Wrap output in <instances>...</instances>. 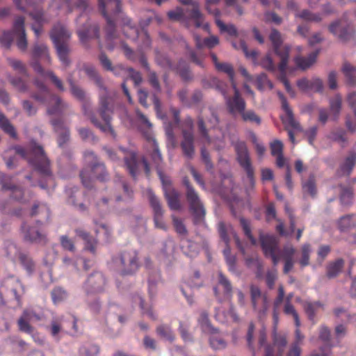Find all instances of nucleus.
Segmentation results:
<instances>
[{
    "label": "nucleus",
    "instance_id": "f257e3e1",
    "mask_svg": "<svg viewBox=\"0 0 356 356\" xmlns=\"http://www.w3.org/2000/svg\"><path fill=\"white\" fill-rule=\"evenodd\" d=\"M99 10L102 15L105 17L107 22V47L113 49L115 47L121 48L127 57L131 58L132 54L131 49L124 42L115 41L114 44H111L113 40H115L113 33L115 24L110 16V12L113 15H116L120 11V0H98Z\"/></svg>",
    "mask_w": 356,
    "mask_h": 356
},
{
    "label": "nucleus",
    "instance_id": "f03ea898",
    "mask_svg": "<svg viewBox=\"0 0 356 356\" xmlns=\"http://www.w3.org/2000/svg\"><path fill=\"white\" fill-rule=\"evenodd\" d=\"M182 4L188 6L186 10L181 8H177L174 10L168 12V17L172 20L185 22L187 19H192L197 28H202L209 31V26L204 22V18L200 11L199 3L195 0H178Z\"/></svg>",
    "mask_w": 356,
    "mask_h": 356
},
{
    "label": "nucleus",
    "instance_id": "7ed1b4c3",
    "mask_svg": "<svg viewBox=\"0 0 356 356\" xmlns=\"http://www.w3.org/2000/svg\"><path fill=\"white\" fill-rule=\"evenodd\" d=\"M270 40L273 44L274 50L276 54L280 58V63L279 64V70L280 72V79L283 83L286 90L292 97H295V92L291 87L289 81L285 77V71L287 66L289 47L282 46V38L281 34L276 30H272L270 34Z\"/></svg>",
    "mask_w": 356,
    "mask_h": 356
},
{
    "label": "nucleus",
    "instance_id": "20e7f679",
    "mask_svg": "<svg viewBox=\"0 0 356 356\" xmlns=\"http://www.w3.org/2000/svg\"><path fill=\"white\" fill-rule=\"evenodd\" d=\"M15 152L18 155L26 159L40 173L49 175L48 160L42 147L35 142L32 141L30 143L28 150L18 147L15 148Z\"/></svg>",
    "mask_w": 356,
    "mask_h": 356
},
{
    "label": "nucleus",
    "instance_id": "39448f33",
    "mask_svg": "<svg viewBox=\"0 0 356 356\" xmlns=\"http://www.w3.org/2000/svg\"><path fill=\"white\" fill-rule=\"evenodd\" d=\"M260 240L265 254L271 257L275 266L279 263L281 259H293L295 253V249L293 246L286 245L281 252L277 250V241L275 236L261 234Z\"/></svg>",
    "mask_w": 356,
    "mask_h": 356
},
{
    "label": "nucleus",
    "instance_id": "423d86ee",
    "mask_svg": "<svg viewBox=\"0 0 356 356\" xmlns=\"http://www.w3.org/2000/svg\"><path fill=\"white\" fill-rule=\"evenodd\" d=\"M16 40V44L21 51H26L27 40L24 30V19L22 17H17L14 22L13 32L4 31L0 35V44L9 48L13 41Z\"/></svg>",
    "mask_w": 356,
    "mask_h": 356
},
{
    "label": "nucleus",
    "instance_id": "0eeeda50",
    "mask_svg": "<svg viewBox=\"0 0 356 356\" xmlns=\"http://www.w3.org/2000/svg\"><path fill=\"white\" fill-rule=\"evenodd\" d=\"M71 33L62 24L55 25L51 32V38L56 48L58 56L65 66H68L70 61L68 58L69 49L67 44Z\"/></svg>",
    "mask_w": 356,
    "mask_h": 356
},
{
    "label": "nucleus",
    "instance_id": "6e6552de",
    "mask_svg": "<svg viewBox=\"0 0 356 356\" xmlns=\"http://www.w3.org/2000/svg\"><path fill=\"white\" fill-rule=\"evenodd\" d=\"M17 8L23 12H29V15L37 24L32 25V29L38 37L42 31L40 24L44 21V13L39 6L44 0H13Z\"/></svg>",
    "mask_w": 356,
    "mask_h": 356
},
{
    "label": "nucleus",
    "instance_id": "1a4fd4ad",
    "mask_svg": "<svg viewBox=\"0 0 356 356\" xmlns=\"http://www.w3.org/2000/svg\"><path fill=\"white\" fill-rule=\"evenodd\" d=\"M85 160L88 167L81 172L83 184L86 187H89L90 181L94 178L104 180L106 175L104 165L101 163L97 162L94 154L92 152L86 153Z\"/></svg>",
    "mask_w": 356,
    "mask_h": 356
},
{
    "label": "nucleus",
    "instance_id": "9d476101",
    "mask_svg": "<svg viewBox=\"0 0 356 356\" xmlns=\"http://www.w3.org/2000/svg\"><path fill=\"white\" fill-rule=\"evenodd\" d=\"M136 115L138 118V120L140 124V126L143 127V129H147L145 131H144V135L146 137V138L149 140L153 148V152L151 154V157L153 163L156 168L157 173L159 174V170L161 173L163 175L160 168L161 163H162L161 154L158 149L157 144L155 140L154 139L152 134V125L147 119V118L145 115H144L140 111H136Z\"/></svg>",
    "mask_w": 356,
    "mask_h": 356
},
{
    "label": "nucleus",
    "instance_id": "9b49d317",
    "mask_svg": "<svg viewBox=\"0 0 356 356\" xmlns=\"http://www.w3.org/2000/svg\"><path fill=\"white\" fill-rule=\"evenodd\" d=\"M278 96L282 102V106L284 109L285 114L282 117V122L285 129L288 131V135L291 142L295 145V132L302 131L301 127L298 121L294 118L292 110L290 108L286 98L281 92H278Z\"/></svg>",
    "mask_w": 356,
    "mask_h": 356
},
{
    "label": "nucleus",
    "instance_id": "f8f14e48",
    "mask_svg": "<svg viewBox=\"0 0 356 356\" xmlns=\"http://www.w3.org/2000/svg\"><path fill=\"white\" fill-rule=\"evenodd\" d=\"M40 319V316L32 311L26 310L19 318L17 324L20 331L30 334L36 343L42 345L44 342V337L37 332L35 329L30 325V323Z\"/></svg>",
    "mask_w": 356,
    "mask_h": 356
},
{
    "label": "nucleus",
    "instance_id": "ddd939ff",
    "mask_svg": "<svg viewBox=\"0 0 356 356\" xmlns=\"http://www.w3.org/2000/svg\"><path fill=\"white\" fill-rule=\"evenodd\" d=\"M183 182L186 187V199L196 222L202 221L204 215L205 209L197 193L189 184L187 179H184Z\"/></svg>",
    "mask_w": 356,
    "mask_h": 356
},
{
    "label": "nucleus",
    "instance_id": "4468645a",
    "mask_svg": "<svg viewBox=\"0 0 356 356\" xmlns=\"http://www.w3.org/2000/svg\"><path fill=\"white\" fill-rule=\"evenodd\" d=\"M272 345L266 347L265 356H284L288 343L287 334L282 332H272Z\"/></svg>",
    "mask_w": 356,
    "mask_h": 356
},
{
    "label": "nucleus",
    "instance_id": "2eb2a0df",
    "mask_svg": "<svg viewBox=\"0 0 356 356\" xmlns=\"http://www.w3.org/2000/svg\"><path fill=\"white\" fill-rule=\"evenodd\" d=\"M144 195L148 200L153 210L155 226L161 229H166V225L163 220V210L159 200L151 189H147L144 192Z\"/></svg>",
    "mask_w": 356,
    "mask_h": 356
},
{
    "label": "nucleus",
    "instance_id": "dca6fc26",
    "mask_svg": "<svg viewBox=\"0 0 356 356\" xmlns=\"http://www.w3.org/2000/svg\"><path fill=\"white\" fill-rule=\"evenodd\" d=\"M250 296L253 309L259 316L265 315L269 307V300L267 295L262 293L258 286L252 285L250 286Z\"/></svg>",
    "mask_w": 356,
    "mask_h": 356
},
{
    "label": "nucleus",
    "instance_id": "f3484780",
    "mask_svg": "<svg viewBox=\"0 0 356 356\" xmlns=\"http://www.w3.org/2000/svg\"><path fill=\"white\" fill-rule=\"evenodd\" d=\"M101 108H100V115L102 119L104 121V124H101L93 116L91 112H88L86 108H84V113L87 115L91 120V122L98 128H99L104 132H110L112 135H114L113 130L110 124V110L108 107L107 102L106 99L101 97L100 99Z\"/></svg>",
    "mask_w": 356,
    "mask_h": 356
},
{
    "label": "nucleus",
    "instance_id": "a211bd4d",
    "mask_svg": "<svg viewBox=\"0 0 356 356\" xmlns=\"http://www.w3.org/2000/svg\"><path fill=\"white\" fill-rule=\"evenodd\" d=\"M235 150L237 154V159L241 166L247 172L248 178L251 186L254 185L253 170L250 164L248 151L243 142H238L235 145Z\"/></svg>",
    "mask_w": 356,
    "mask_h": 356
},
{
    "label": "nucleus",
    "instance_id": "6ab92c4d",
    "mask_svg": "<svg viewBox=\"0 0 356 356\" xmlns=\"http://www.w3.org/2000/svg\"><path fill=\"white\" fill-rule=\"evenodd\" d=\"M232 88L234 91V95L232 97H228L225 90H222V94L225 97L226 105L229 113L234 116H237L245 110V102L241 97L235 83H233Z\"/></svg>",
    "mask_w": 356,
    "mask_h": 356
},
{
    "label": "nucleus",
    "instance_id": "aec40b11",
    "mask_svg": "<svg viewBox=\"0 0 356 356\" xmlns=\"http://www.w3.org/2000/svg\"><path fill=\"white\" fill-rule=\"evenodd\" d=\"M159 176L163 184L164 194L170 209L178 210L180 209L179 193L171 187L170 180L165 177L159 170Z\"/></svg>",
    "mask_w": 356,
    "mask_h": 356
},
{
    "label": "nucleus",
    "instance_id": "412c9836",
    "mask_svg": "<svg viewBox=\"0 0 356 356\" xmlns=\"http://www.w3.org/2000/svg\"><path fill=\"white\" fill-rule=\"evenodd\" d=\"M120 152L124 156L125 165L129 171V173L136 177L138 172V169L140 164L144 166L147 175L149 174L150 168L145 159H143L141 162L137 161L136 154L133 152H127L124 149H121Z\"/></svg>",
    "mask_w": 356,
    "mask_h": 356
},
{
    "label": "nucleus",
    "instance_id": "4be33fe9",
    "mask_svg": "<svg viewBox=\"0 0 356 356\" xmlns=\"http://www.w3.org/2000/svg\"><path fill=\"white\" fill-rule=\"evenodd\" d=\"M219 0H207L206 3L207 10L209 13L213 14L216 17V23L220 32L227 33L230 35L236 34V29L233 24H225L220 19V11L215 8Z\"/></svg>",
    "mask_w": 356,
    "mask_h": 356
},
{
    "label": "nucleus",
    "instance_id": "5701e85b",
    "mask_svg": "<svg viewBox=\"0 0 356 356\" xmlns=\"http://www.w3.org/2000/svg\"><path fill=\"white\" fill-rule=\"evenodd\" d=\"M6 252L13 260L18 258L29 273H31L33 271L34 264L31 259L26 254L19 252L15 245L12 243H8L6 246Z\"/></svg>",
    "mask_w": 356,
    "mask_h": 356
},
{
    "label": "nucleus",
    "instance_id": "b1692460",
    "mask_svg": "<svg viewBox=\"0 0 356 356\" xmlns=\"http://www.w3.org/2000/svg\"><path fill=\"white\" fill-rule=\"evenodd\" d=\"M81 18H85L86 19V16L81 14L76 19V23L78 26L77 33L79 39L81 42L84 43L89 38L98 37L99 29L96 26H90L88 24H82L81 22Z\"/></svg>",
    "mask_w": 356,
    "mask_h": 356
},
{
    "label": "nucleus",
    "instance_id": "393cba45",
    "mask_svg": "<svg viewBox=\"0 0 356 356\" xmlns=\"http://www.w3.org/2000/svg\"><path fill=\"white\" fill-rule=\"evenodd\" d=\"M122 265L121 270L124 273H131L138 268V259L135 252H124L120 259Z\"/></svg>",
    "mask_w": 356,
    "mask_h": 356
},
{
    "label": "nucleus",
    "instance_id": "a878e982",
    "mask_svg": "<svg viewBox=\"0 0 356 356\" xmlns=\"http://www.w3.org/2000/svg\"><path fill=\"white\" fill-rule=\"evenodd\" d=\"M105 283L104 277L101 273L96 272L88 277L84 285L86 291L96 293L103 289Z\"/></svg>",
    "mask_w": 356,
    "mask_h": 356
},
{
    "label": "nucleus",
    "instance_id": "bb28decb",
    "mask_svg": "<svg viewBox=\"0 0 356 356\" xmlns=\"http://www.w3.org/2000/svg\"><path fill=\"white\" fill-rule=\"evenodd\" d=\"M63 5L66 6L67 12L71 13L76 8L82 13L86 12L89 8L88 0H78L74 4L72 0H52L51 6L60 9Z\"/></svg>",
    "mask_w": 356,
    "mask_h": 356
},
{
    "label": "nucleus",
    "instance_id": "cd10ccee",
    "mask_svg": "<svg viewBox=\"0 0 356 356\" xmlns=\"http://www.w3.org/2000/svg\"><path fill=\"white\" fill-rule=\"evenodd\" d=\"M297 86L304 92H321L323 87L322 81L318 78L302 79L297 82Z\"/></svg>",
    "mask_w": 356,
    "mask_h": 356
},
{
    "label": "nucleus",
    "instance_id": "c85d7f7f",
    "mask_svg": "<svg viewBox=\"0 0 356 356\" xmlns=\"http://www.w3.org/2000/svg\"><path fill=\"white\" fill-rule=\"evenodd\" d=\"M181 147L184 154L191 159L194 155V136L191 131H183V140Z\"/></svg>",
    "mask_w": 356,
    "mask_h": 356
},
{
    "label": "nucleus",
    "instance_id": "c756f323",
    "mask_svg": "<svg viewBox=\"0 0 356 356\" xmlns=\"http://www.w3.org/2000/svg\"><path fill=\"white\" fill-rule=\"evenodd\" d=\"M32 66L34 70L38 73V75L40 79H44L49 77L51 80V81L56 85L58 89H59L61 91L64 90V87L61 80L59 78H58L52 72H45L38 62L33 63Z\"/></svg>",
    "mask_w": 356,
    "mask_h": 356
},
{
    "label": "nucleus",
    "instance_id": "7c9ffc66",
    "mask_svg": "<svg viewBox=\"0 0 356 356\" xmlns=\"http://www.w3.org/2000/svg\"><path fill=\"white\" fill-rule=\"evenodd\" d=\"M218 229L221 238L224 241L227 245L229 241V235H232L233 237L235 238L238 247L243 252V253L244 252L243 249L241 246L239 239L237 237L236 233L234 232L233 228L230 225H225L223 222H220L218 224Z\"/></svg>",
    "mask_w": 356,
    "mask_h": 356
},
{
    "label": "nucleus",
    "instance_id": "2f4dec72",
    "mask_svg": "<svg viewBox=\"0 0 356 356\" xmlns=\"http://www.w3.org/2000/svg\"><path fill=\"white\" fill-rule=\"evenodd\" d=\"M24 232V237L29 241L42 243L44 241L45 236L38 227L26 228L25 225L23 226Z\"/></svg>",
    "mask_w": 356,
    "mask_h": 356
},
{
    "label": "nucleus",
    "instance_id": "473e14b6",
    "mask_svg": "<svg viewBox=\"0 0 356 356\" xmlns=\"http://www.w3.org/2000/svg\"><path fill=\"white\" fill-rule=\"evenodd\" d=\"M211 57L212 59V61L213 62L216 68L220 72H223L229 76L232 85L233 86V83H235L234 81V72L232 66L227 63H219L218 60V58L216 54L213 53L211 54Z\"/></svg>",
    "mask_w": 356,
    "mask_h": 356
},
{
    "label": "nucleus",
    "instance_id": "72a5a7b5",
    "mask_svg": "<svg viewBox=\"0 0 356 356\" xmlns=\"http://www.w3.org/2000/svg\"><path fill=\"white\" fill-rule=\"evenodd\" d=\"M318 54V51H316L310 54L307 58L298 56L295 58V63L299 68L306 70L316 62Z\"/></svg>",
    "mask_w": 356,
    "mask_h": 356
},
{
    "label": "nucleus",
    "instance_id": "f704fd0d",
    "mask_svg": "<svg viewBox=\"0 0 356 356\" xmlns=\"http://www.w3.org/2000/svg\"><path fill=\"white\" fill-rule=\"evenodd\" d=\"M330 31L334 35L343 40H346L349 37V32L347 28L340 22H335L332 23L329 27Z\"/></svg>",
    "mask_w": 356,
    "mask_h": 356
},
{
    "label": "nucleus",
    "instance_id": "c9c22d12",
    "mask_svg": "<svg viewBox=\"0 0 356 356\" xmlns=\"http://www.w3.org/2000/svg\"><path fill=\"white\" fill-rule=\"evenodd\" d=\"M52 125L54 127L55 131L58 135V142L59 146L61 147L68 139V131L60 121H52Z\"/></svg>",
    "mask_w": 356,
    "mask_h": 356
},
{
    "label": "nucleus",
    "instance_id": "e433bc0d",
    "mask_svg": "<svg viewBox=\"0 0 356 356\" xmlns=\"http://www.w3.org/2000/svg\"><path fill=\"white\" fill-rule=\"evenodd\" d=\"M33 56L35 58H40L47 63H50V57L48 49L44 44H36L33 50Z\"/></svg>",
    "mask_w": 356,
    "mask_h": 356
},
{
    "label": "nucleus",
    "instance_id": "4c0bfd02",
    "mask_svg": "<svg viewBox=\"0 0 356 356\" xmlns=\"http://www.w3.org/2000/svg\"><path fill=\"white\" fill-rule=\"evenodd\" d=\"M195 40V44L197 49H201L204 47H207L209 49L214 47L219 43V40L216 36L211 35L209 38H205L202 41L198 35L194 36Z\"/></svg>",
    "mask_w": 356,
    "mask_h": 356
},
{
    "label": "nucleus",
    "instance_id": "58836bf2",
    "mask_svg": "<svg viewBox=\"0 0 356 356\" xmlns=\"http://www.w3.org/2000/svg\"><path fill=\"white\" fill-rule=\"evenodd\" d=\"M337 225L340 231H347L356 225V216L353 215L343 216L339 220Z\"/></svg>",
    "mask_w": 356,
    "mask_h": 356
},
{
    "label": "nucleus",
    "instance_id": "ea45409f",
    "mask_svg": "<svg viewBox=\"0 0 356 356\" xmlns=\"http://www.w3.org/2000/svg\"><path fill=\"white\" fill-rule=\"evenodd\" d=\"M341 108V97L339 95H336L330 99V110L331 112V118L333 120L337 119Z\"/></svg>",
    "mask_w": 356,
    "mask_h": 356
},
{
    "label": "nucleus",
    "instance_id": "a19ab883",
    "mask_svg": "<svg viewBox=\"0 0 356 356\" xmlns=\"http://www.w3.org/2000/svg\"><path fill=\"white\" fill-rule=\"evenodd\" d=\"M63 316H59L54 318L50 326V332L53 337L58 339L60 338V334L63 332Z\"/></svg>",
    "mask_w": 356,
    "mask_h": 356
},
{
    "label": "nucleus",
    "instance_id": "79ce46f5",
    "mask_svg": "<svg viewBox=\"0 0 356 356\" xmlns=\"http://www.w3.org/2000/svg\"><path fill=\"white\" fill-rule=\"evenodd\" d=\"M343 266V260L339 259L330 263L327 267V275L332 278L334 277L341 272Z\"/></svg>",
    "mask_w": 356,
    "mask_h": 356
},
{
    "label": "nucleus",
    "instance_id": "37998d69",
    "mask_svg": "<svg viewBox=\"0 0 356 356\" xmlns=\"http://www.w3.org/2000/svg\"><path fill=\"white\" fill-rule=\"evenodd\" d=\"M209 338L210 345L215 350H221L225 348L226 342L216 331L211 333Z\"/></svg>",
    "mask_w": 356,
    "mask_h": 356
},
{
    "label": "nucleus",
    "instance_id": "c03bdc74",
    "mask_svg": "<svg viewBox=\"0 0 356 356\" xmlns=\"http://www.w3.org/2000/svg\"><path fill=\"white\" fill-rule=\"evenodd\" d=\"M124 34L128 38L134 39L138 35V29L131 25V19L127 17L122 16Z\"/></svg>",
    "mask_w": 356,
    "mask_h": 356
},
{
    "label": "nucleus",
    "instance_id": "a18cd8bd",
    "mask_svg": "<svg viewBox=\"0 0 356 356\" xmlns=\"http://www.w3.org/2000/svg\"><path fill=\"white\" fill-rule=\"evenodd\" d=\"M76 234L86 241V249L94 252L97 244L95 239L90 236L89 234L83 229H77Z\"/></svg>",
    "mask_w": 356,
    "mask_h": 356
},
{
    "label": "nucleus",
    "instance_id": "49530a36",
    "mask_svg": "<svg viewBox=\"0 0 356 356\" xmlns=\"http://www.w3.org/2000/svg\"><path fill=\"white\" fill-rule=\"evenodd\" d=\"M7 177H5V179L2 181V188L4 191H10L9 195H12L13 198L16 200H20L22 198V195L23 192L21 188L17 187L11 184H8L6 182Z\"/></svg>",
    "mask_w": 356,
    "mask_h": 356
},
{
    "label": "nucleus",
    "instance_id": "de8ad7c7",
    "mask_svg": "<svg viewBox=\"0 0 356 356\" xmlns=\"http://www.w3.org/2000/svg\"><path fill=\"white\" fill-rule=\"evenodd\" d=\"M99 60L102 66L107 70L113 72L115 75L120 76V67H123L122 65H118L115 67L112 66L111 60L104 54L99 56Z\"/></svg>",
    "mask_w": 356,
    "mask_h": 356
},
{
    "label": "nucleus",
    "instance_id": "09e8293b",
    "mask_svg": "<svg viewBox=\"0 0 356 356\" xmlns=\"http://www.w3.org/2000/svg\"><path fill=\"white\" fill-rule=\"evenodd\" d=\"M0 128L12 137L16 136V132L14 127L11 124L8 119L0 111Z\"/></svg>",
    "mask_w": 356,
    "mask_h": 356
},
{
    "label": "nucleus",
    "instance_id": "8fccbe9b",
    "mask_svg": "<svg viewBox=\"0 0 356 356\" xmlns=\"http://www.w3.org/2000/svg\"><path fill=\"white\" fill-rule=\"evenodd\" d=\"M120 76L129 77L134 81L136 85L140 84L142 81L140 74L138 72L134 71L132 68L124 67V66L120 67Z\"/></svg>",
    "mask_w": 356,
    "mask_h": 356
},
{
    "label": "nucleus",
    "instance_id": "3c124183",
    "mask_svg": "<svg viewBox=\"0 0 356 356\" xmlns=\"http://www.w3.org/2000/svg\"><path fill=\"white\" fill-rule=\"evenodd\" d=\"M356 161V154L350 153L346 159L345 162L341 166V170L343 175H348L352 170Z\"/></svg>",
    "mask_w": 356,
    "mask_h": 356
},
{
    "label": "nucleus",
    "instance_id": "603ef678",
    "mask_svg": "<svg viewBox=\"0 0 356 356\" xmlns=\"http://www.w3.org/2000/svg\"><path fill=\"white\" fill-rule=\"evenodd\" d=\"M304 307L309 319L313 320L316 312L323 307V305L320 302H306Z\"/></svg>",
    "mask_w": 356,
    "mask_h": 356
},
{
    "label": "nucleus",
    "instance_id": "864d4df0",
    "mask_svg": "<svg viewBox=\"0 0 356 356\" xmlns=\"http://www.w3.org/2000/svg\"><path fill=\"white\" fill-rule=\"evenodd\" d=\"M198 323L202 332L205 333L211 334L216 331V330L211 327L208 318V315L206 312H202L201 314L200 317L198 319Z\"/></svg>",
    "mask_w": 356,
    "mask_h": 356
},
{
    "label": "nucleus",
    "instance_id": "5fc2aeb1",
    "mask_svg": "<svg viewBox=\"0 0 356 356\" xmlns=\"http://www.w3.org/2000/svg\"><path fill=\"white\" fill-rule=\"evenodd\" d=\"M157 334L164 340L172 341L174 339L173 333L168 325H161L156 328Z\"/></svg>",
    "mask_w": 356,
    "mask_h": 356
},
{
    "label": "nucleus",
    "instance_id": "6e6d98bb",
    "mask_svg": "<svg viewBox=\"0 0 356 356\" xmlns=\"http://www.w3.org/2000/svg\"><path fill=\"white\" fill-rule=\"evenodd\" d=\"M67 293L61 287H56L51 291V298L54 304H58L66 300Z\"/></svg>",
    "mask_w": 356,
    "mask_h": 356
},
{
    "label": "nucleus",
    "instance_id": "4d7b16f0",
    "mask_svg": "<svg viewBox=\"0 0 356 356\" xmlns=\"http://www.w3.org/2000/svg\"><path fill=\"white\" fill-rule=\"evenodd\" d=\"M296 16L309 22H318L322 19L321 15L312 13L307 10H304L301 13L296 14Z\"/></svg>",
    "mask_w": 356,
    "mask_h": 356
},
{
    "label": "nucleus",
    "instance_id": "13d9d810",
    "mask_svg": "<svg viewBox=\"0 0 356 356\" xmlns=\"http://www.w3.org/2000/svg\"><path fill=\"white\" fill-rule=\"evenodd\" d=\"M284 312L286 314H288V315L291 314L293 316L296 327H298L300 326V321L298 313L296 312L293 306L291 304V302H289V298H288L286 300V303H285L284 308Z\"/></svg>",
    "mask_w": 356,
    "mask_h": 356
},
{
    "label": "nucleus",
    "instance_id": "bf43d9fd",
    "mask_svg": "<svg viewBox=\"0 0 356 356\" xmlns=\"http://www.w3.org/2000/svg\"><path fill=\"white\" fill-rule=\"evenodd\" d=\"M343 72L350 83L353 84L356 81V69L350 64H344Z\"/></svg>",
    "mask_w": 356,
    "mask_h": 356
},
{
    "label": "nucleus",
    "instance_id": "052dcab7",
    "mask_svg": "<svg viewBox=\"0 0 356 356\" xmlns=\"http://www.w3.org/2000/svg\"><path fill=\"white\" fill-rule=\"evenodd\" d=\"M83 70L86 74L92 79H93L97 84L102 88V81L99 76H98L95 67L90 65H84Z\"/></svg>",
    "mask_w": 356,
    "mask_h": 356
},
{
    "label": "nucleus",
    "instance_id": "680f3d73",
    "mask_svg": "<svg viewBox=\"0 0 356 356\" xmlns=\"http://www.w3.org/2000/svg\"><path fill=\"white\" fill-rule=\"evenodd\" d=\"M218 284L224 290L225 296H229L232 293V286L229 281L222 275L221 272H218Z\"/></svg>",
    "mask_w": 356,
    "mask_h": 356
},
{
    "label": "nucleus",
    "instance_id": "e2e57ef3",
    "mask_svg": "<svg viewBox=\"0 0 356 356\" xmlns=\"http://www.w3.org/2000/svg\"><path fill=\"white\" fill-rule=\"evenodd\" d=\"M256 83L257 88L260 90H264L266 87H268L270 89H272L273 87V83L268 79L265 74H261L257 76Z\"/></svg>",
    "mask_w": 356,
    "mask_h": 356
},
{
    "label": "nucleus",
    "instance_id": "0e129e2a",
    "mask_svg": "<svg viewBox=\"0 0 356 356\" xmlns=\"http://www.w3.org/2000/svg\"><path fill=\"white\" fill-rule=\"evenodd\" d=\"M67 81L70 86L72 94L77 99L83 100L85 97V92L83 90L74 83L71 77L67 78Z\"/></svg>",
    "mask_w": 356,
    "mask_h": 356
},
{
    "label": "nucleus",
    "instance_id": "69168bd1",
    "mask_svg": "<svg viewBox=\"0 0 356 356\" xmlns=\"http://www.w3.org/2000/svg\"><path fill=\"white\" fill-rule=\"evenodd\" d=\"M302 188L305 193L314 196L316 193L314 178L310 176L307 181L302 182Z\"/></svg>",
    "mask_w": 356,
    "mask_h": 356
},
{
    "label": "nucleus",
    "instance_id": "338daca9",
    "mask_svg": "<svg viewBox=\"0 0 356 356\" xmlns=\"http://www.w3.org/2000/svg\"><path fill=\"white\" fill-rule=\"evenodd\" d=\"M50 101L51 104L56 105V106L54 108H48V113L50 114H54L60 112L61 109L65 106V104L63 103L61 100L56 96H51Z\"/></svg>",
    "mask_w": 356,
    "mask_h": 356
},
{
    "label": "nucleus",
    "instance_id": "774afa93",
    "mask_svg": "<svg viewBox=\"0 0 356 356\" xmlns=\"http://www.w3.org/2000/svg\"><path fill=\"white\" fill-rule=\"evenodd\" d=\"M99 353V347L96 345H88L80 349L81 356H96Z\"/></svg>",
    "mask_w": 356,
    "mask_h": 356
}]
</instances>
